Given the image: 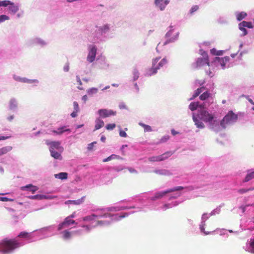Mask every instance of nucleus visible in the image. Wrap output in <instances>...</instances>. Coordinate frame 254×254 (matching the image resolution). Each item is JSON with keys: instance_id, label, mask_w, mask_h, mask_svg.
<instances>
[{"instance_id": "obj_1", "label": "nucleus", "mask_w": 254, "mask_h": 254, "mask_svg": "<svg viewBox=\"0 0 254 254\" xmlns=\"http://www.w3.org/2000/svg\"><path fill=\"white\" fill-rule=\"evenodd\" d=\"M19 246L20 245L16 240L5 239L0 244V251L4 253H9Z\"/></svg>"}, {"instance_id": "obj_2", "label": "nucleus", "mask_w": 254, "mask_h": 254, "mask_svg": "<svg viewBox=\"0 0 254 254\" xmlns=\"http://www.w3.org/2000/svg\"><path fill=\"white\" fill-rule=\"evenodd\" d=\"M237 119V115L234 113L233 111H230L221 121L220 125L223 128H225L227 125L235 122Z\"/></svg>"}, {"instance_id": "obj_3", "label": "nucleus", "mask_w": 254, "mask_h": 254, "mask_svg": "<svg viewBox=\"0 0 254 254\" xmlns=\"http://www.w3.org/2000/svg\"><path fill=\"white\" fill-rule=\"evenodd\" d=\"M170 28V30L166 34V37L168 39L164 42H160L159 45L162 44L164 46L178 39L179 35V31L174 28L173 26H171Z\"/></svg>"}, {"instance_id": "obj_4", "label": "nucleus", "mask_w": 254, "mask_h": 254, "mask_svg": "<svg viewBox=\"0 0 254 254\" xmlns=\"http://www.w3.org/2000/svg\"><path fill=\"white\" fill-rule=\"evenodd\" d=\"M197 116L200 120L206 123H209L210 124L214 118L213 115L210 114L207 111H206L204 109V107L199 110Z\"/></svg>"}, {"instance_id": "obj_5", "label": "nucleus", "mask_w": 254, "mask_h": 254, "mask_svg": "<svg viewBox=\"0 0 254 254\" xmlns=\"http://www.w3.org/2000/svg\"><path fill=\"white\" fill-rule=\"evenodd\" d=\"M159 60V58H156L153 61L152 66L150 69L151 73H150V75L156 73L158 69L161 67H163L167 64V61L165 59H163L158 62Z\"/></svg>"}, {"instance_id": "obj_6", "label": "nucleus", "mask_w": 254, "mask_h": 254, "mask_svg": "<svg viewBox=\"0 0 254 254\" xmlns=\"http://www.w3.org/2000/svg\"><path fill=\"white\" fill-rule=\"evenodd\" d=\"M173 154V153L171 151H167L164 154L156 156H152L148 158V160L150 162H159L162 161L166 160L168 158Z\"/></svg>"}, {"instance_id": "obj_7", "label": "nucleus", "mask_w": 254, "mask_h": 254, "mask_svg": "<svg viewBox=\"0 0 254 254\" xmlns=\"http://www.w3.org/2000/svg\"><path fill=\"white\" fill-rule=\"evenodd\" d=\"M197 67H200L205 64L209 65V58L207 53H204L203 54L202 58H199L197 59L196 62Z\"/></svg>"}, {"instance_id": "obj_8", "label": "nucleus", "mask_w": 254, "mask_h": 254, "mask_svg": "<svg viewBox=\"0 0 254 254\" xmlns=\"http://www.w3.org/2000/svg\"><path fill=\"white\" fill-rule=\"evenodd\" d=\"M98 114L101 117L105 118L111 116H115L116 114V112L105 109L98 110Z\"/></svg>"}, {"instance_id": "obj_9", "label": "nucleus", "mask_w": 254, "mask_h": 254, "mask_svg": "<svg viewBox=\"0 0 254 254\" xmlns=\"http://www.w3.org/2000/svg\"><path fill=\"white\" fill-rule=\"evenodd\" d=\"M47 144L48 145H50V150H55V149H57L59 151L62 152L63 151V147L60 146V142L59 141H51V142H47Z\"/></svg>"}, {"instance_id": "obj_10", "label": "nucleus", "mask_w": 254, "mask_h": 254, "mask_svg": "<svg viewBox=\"0 0 254 254\" xmlns=\"http://www.w3.org/2000/svg\"><path fill=\"white\" fill-rule=\"evenodd\" d=\"M97 49L95 46H92L90 49L87 57V60L90 63L93 62L95 59L96 55Z\"/></svg>"}, {"instance_id": "obj_11", "label": "nucleus", "mask_w": 254, "mask_h": 254, "mask_svg": "<svg viewBox=\"0 0 254 254\" xmlns=\"http://www.w3.org/2000/svg\"><path fill=\"white\" fill-rule=\"evenodd\" d=\"M169 3V0H155L154 3L161 10H163Z\"/></svg>"}, {"instance_id": "obj_12", "label": "nucleus", "mask_w": 254, "mask_h": 254, "mask_svg": "<svg viewBox=\"0 0 254 254\" xmlns=\"http://www.w3.org/2000/svg\"><path fill=\"white\" fill-rule=\"evenodd\" d=\"M216 60L218 61L219 64H221L222 68H224L225 67V65L226 63L228 62L229 61V57H224L223 58H219L216 57Z\"/></svg>"}, {"instance_id": "obj_13", "label": "nucleus", "mask_w": 254, "mask_h": 254, "mask_svg": "<svg viewBox=\"0 0 254 254\" xmlns=\"http://www.w3.org/2000/svg\"><path fill=\"white\" fill-rule=\"evenodd\" d=\"M203 107H204V104L199 105V102H191L189 105V108L190 109L193 111L197 108H200V109H202Z\"/></svg>"}, {"instance_id": "obj_14", "label": "nucleus", "mask_w": 254, "mask_h": 254, "mask_svg": "<svg viewBox=\"0 0 254 254\" xmlns=\"http://www.w3.org/2000/svg\"><path fill=\"white\" fill-rule=\"evenodd\" d=\"M28 198L31 199H38L41 200L43 199H51L52 198V197H49L43 194H36L35 195H31L29 196Z\"/></svg>"}, {"instance_id": "obj_15", "label": "nucleus", "mask_w": 254, "mask_h": 254, "mask_svg": "<svg viewBox=\"0 0 254 254\" xmlns=\"http://www.w3.org/2000/svg\"><path fill=\"white\" fill-rule=\"evenodd\" d=\"M26 189H28L29 191H31L32 193H34L38 190V188L36 186H34L32 184H29L21 188V190H25Z\"/></svg>"}, {"instance_id": "obj_16", "label": "nucleus", "mask_w": 254, "mask_h": 254, "mask_svg": "<svg viewBox=\"0 0 254 254\" xmlns=\"http://www.w3.org/2000/svg\"><path fill=\"white\" fill-rule=\"evenodd\" d=\"M68 131L69 132H70L71 130L69 128H66L64 126L61 127H60L58 128L57 130H53V132L54 133H56L57 134H62L64 132Z\"/></svg>"}, {"instance_id": "obj_17", "label": "nucleus", "mask_w": 254, "mask_h": 254, "mask_svg": "<svg viewBox=\"0 0 254 254\" xmlns=\"http://www.w3.org/2000/svg\"><path fill=\"white\" fill-rule=\"evenodd\" d=\"M95 124L94 130H98L104 126V122L99 118L96 119L95 120Z\"/></svg>"}, {"instance_id": "obj_18", "label": "nucleus", "mask_w": 254, "mask_h": 254, "mask_svg": "<svg viewBox=\"0 0 254 254\" xmlns=\"http://www.w3.org/2000/svg\"><path fill=\"white\" fill-rule=\"evenodd\" d=\"M192 119L197 127L200 128L204 127L205 126L204 124L201 121L199 120L194 115H193Z\"/></svg>"}, {"instance_id": "obj_19", "label": "nucleus", "mask_w": 254, "mask_h": 254, "mask_svg": "<svg viewBox=\"0 0 254 254\" xmlns=\"http://www.w3.org/2000/svg\"><path fill=\"white\" fill-rule=\"evenodd\" d=\"M84 197H83L80 199H79L78 200H67L65 202V204H75V205L80 204L81 203H82L83 202Z\"/></svg>"}, {"instance_id": "obj_20", "label": "nucleus", "mask_w": 254, "mask_h": 254, "mask_svg": "<svg viewBox=\"0 0 254 254\" xmlns=\"http://www.w3.org/2000/svg\"><path fill=\"white\" fill-rule=\"evenodd\" d=\"M51 153V155L52 157L56 159H62V156L60 153L56 151L55 150H50Z\"/></svg>"}, {"instance_id": "obj_21", "label": "nucleus", "mask_w": 254, "mask_h": 254, "mask_svg": "<svg viewBox=\"0 0 254 254\" xmlns=\"http://www.w3.org/2000/svg\"><path fill=\"white\" fill-rule=\"evenodd\" d=\"M11 146H5L0 148V156L6 154L11 151Z\"/></svg>"}, {"instance_id": "obj_22", "label": "nucleus", "mask_w": 254, "mask_h": 254, "mask_svg": "<svg viewBox=\"0 0 254 254\" xmlns=\"http://www.w3.org/2000/svg\"><path fill=\"white\" fill-rule=\"evenodd\" d=\"M56 178H58L61 180H64L67 178V173L65 172H62L55 175Z\"/></svg>"}, {"instance_id": "obj_23", "label": "nucleus", "mask_w": 254, "mask_h": 254, "mask_svg": "<svg viewBox=\"0 0 254 254\" xmlns=\"http://www.w3.org/2000/svg\"><path fill=\"white\" fill-rule=\"evenodd\" d=\"M204 87H201L200 88H199L197 89L193 95H192V97L190 98L191 100L193 99L194 98L197 97L204 89Z\"/></svg>"}, {"instance_id": "obj_24", "label": "nucleus", "mask_w": 254, "mask_h": 254, "mask_svg": "<svg viewBox=\"0 0 254 254\" xmlns=\"http://www.w3.org/2000/svg\"><path fill=\"white\" fill-rule=\"evenodd\" d=\"M97 217V216L95 214H92L91 215L87 216L83 218V220L84 221H88V222H92L94 221L95 218Z\"/></svg>"}, {"instance_id": "obj_25", "label": "nucleus", "mask_w": 254, "mask_h": 254, "mask_svg": "<svg viewBox=\"0 0 254 254\" xmlns=\"http://www.w3.org/2000/svg\"><path fill=\"white\" fill-rule=\"evenodd\" d=\"M168 193H170V191H169V190L162 192H158L156 193L154 197L155 198H160Z\"/></svg>"}, {"instance_id": "obj_26", "label": "nucleus", "mask_w": 254, "mask_h": 254, "mask_svg": "<svg viewBox=\"0 0 254 254\" xmlns=\"http://www.w3.org/2000/svg\"><path fill=\"white\" fill-rule=\"evenodd\" d=\"M63 238L65 240L70 239L71 237V233L68 230H64L62 232Z\"/></svg>"}, {"instance_id": "obj_27", "label": "nucleus", "mask_w": 254, "mask_h": 254, "mask_svg": "<svg viewBox=\"0 0 254 254\" xmlns=\"http://www.w3.org/2000/svg\"><path fill=\"white\" fill-rule=\"evenodd\" d=\"M240 24L241 26H243L245 27H248L249 28H252L253 27V24L251 22L243 21Z\"/></svg>"}, {"instance_id": "obj_28", "label": "nucleus", "mask_w": 254, "mask_h": 254, "mask_svg": "<svg viewBox=\"0 0 254 254\" xmlns=\"http://www.w3.org/2000/svg\"><path fill=\"white\" fill-rule=\"evenodd\" d=\"M10 6L8 7L9 10L13 12V13L16 12L18 10L17 6L14 5L13 3L11 2V4H9Z\"/></svg>"}, {"instance_id": "obj_29", "label": "nucleus", "mask_w": 254, "mask_h": 254, "mask_svg": "<svg viewBox=\"0 0 254 254\" xmlns=\"http://www.w3.org/2000/svg\"><path fill=\"white\" fill-rule=\"evenodd\" d=\"M254 178V171L251 172L247 175V176H246V177L245 178L244 182H249V181H250L251 180H252Z\"/></svg>"}, {"instance_id": "obj_30", "label": "nucleus", "mask_w": 254, "mask_h": 254, "mask_svg": "<svg viewBox=\"0 0 254 254\" xmlns=\"http://www.w3.org/2000/svg\"><path fill=\"white\" fill-rule=\"evenodd\" d=\"M247 13L245 12L242 11L237 14V19L238 21H241L246 17Z\"/></svg>"}, {"instance_id": "obj_31", "label": "nucleus", "mask_w": 254, "mask_h": 254, "mask_svg": "<svg viewBox=\"0 0 254 254\" xmlns=\"http://www.w3.org/2000/svg\"><path fill=\"white\" fill-rule=\"evenodd\" d=\"M119 158H120L119 156L115 155V154H112L111 156H109L108 157L104 159L103 162H106L109 161L111 160L112 159H118Z\"/></svg>"}, {"instance_id": "obj_32", "label": "nucleus", "mask_w": 254, "mask_h": 254, "mask_svg": "<svg viewBox=\"0 0 254 254\" xmlns=\"http://www.w3.org/2000/svg\"><path fill=\"white\" fill-rule=\"evenodd\" d=\"M210 95V94L208 91H205L199 96V98L201 100H205L209 98Z\"/></svg>"}, {"instance_id": "obj_33", "label": "nucleus", "mask_w": 254, "mask_h": 254, "mask_svg": "<svg viewBox=\"0 0 254 254\" xmlns=\"http://www.w3.org/2000/svg\"><path fill=\"white\" fill-rule=\"evenodd\" d=\"M19 81L22 82H27V83H34V82H37L38 80L36 79H28L26 78H20Z\"/></svg>"}, {"instance_id": "obj_34", "label": "nucleus", "mask_w": 254, "mask_h": 254, "mask_svg": "<svg viewBox=\"0 0 254 254\" xmlns=\"http://www.w3.org/2000/svg\"><path fill=\"white\" fill-rule=\"evenodd\" d=\"M139 125L144 128L145 131H152V128L150 126L145 125L142 123H139Z\"/></svg>"}, {"instance_id": "obj_35", "label": "nucleus", "mask_w": 254, "mask_h": 254, "mask_svg": "<svg viewBox=\"0 0 254 254\" xmlns=\"http://www.w3.org/2000/svg\"><path fill=\"white\" fill-rule=\"evenodd\" d=\"M67 227L69 226L71 224L75 223V222L73 220L70 219L69 217H67L64 220Z\"/></svg>"}, {"instance_id": "obj_36", "label": "nucleus", "mask_w": 254, "mask_h": 254, "mask_svg": "<svg viewBox=\"0 0 254 254\" xmlns=\"http://www.w3.org/2000/svg\"><path fill=\"white\" fill-rule=\"evenodd\" d=\"M156 173L157 174H158L161 175H171L170 173L168 171L166 170L157 171H156Z\"/></svg>"}, {"instance_id": "obj_37", "label": "nucleus", "mask_w": 254, "mask_h": 254, "mask_svg": "<svg viewBox=\"0 0 254 254\" xmlns=\"http://www.w3.org/2000/svg\"><path fill=\"white\" fill-rule=\"evenodd\" d=\"M18 236L20 238H30L29 234L26 232H21Z\"/></svg>"}, {"instance_id": "obj_38", "label": "nucleus", "mask_w": 254, "mask_h": 254, "mask_svg": "<svg viewBox=\"0 0 254 254\" xmlns=\"http://www.w3.org/2000/svg\"><path fill=\"white\" fill-rule=\"evenodd\" d=\"M11 2L10 0H4L0 1V6H6L8 5L11 4Z\"/></svg>"}, {"instance_id": "obj_39", "label": "nucleus", "mask_w": 254, "mask_h": 254, "mask_svg": "<svg viewBox=\"0 0 254 254\" xmlns=\"http://www.w3.org/2000/svg\"><path fill=\"white\" fill-rule=\"evenodd\" d=\"M17 106V103L15 100L11 99L9 102V107L10 109H14Z\"/></svg>"}, {"instance_id": "obj_40", "label": "nucleus", "mask_w": 254, "mask_h": 254, "mask_svg": "<svg viewBox=\"0 0 254 254\" xmlns=\"http://www.w3.org/2000/svg\"><path fill=\"white\" fill-rule=\"evenodd\" d=\"M98 89L96 88H91L87 90V93L89 95H93L97 93Z\"/></svg>"}, {"instance_id": "obj_41", "label": "nucleus", "mask_w": 254, "mask_h": 254, "mask_svg": "<svg viewBox=\"0 0 254 254\" xmlns=\"http://www.w3.org/2000/svg\"><path fill=\"white\" fill-rule=\"evenodd\" d=\"M205 224L204 222L200 226V229L201 232H203L205 235H209L211 233V232H206L205 231L204 228Z\"/></svg>"}, {"instance_id": "obj_42", "label": "nucleus", "mask_w": 254, "mask_h": 254, "mask_svg": "<svg viewBox=\"0 0 254 254\" xmlns=\"http://www.w3.org/2000/svg\"><path fill=\"white\" fill-rule=\"evenodd\" d=\"M183 189H184V187H183L182 186H178V187H175L173 189H169V191H170V192H173L175 191L181 190Z\"/></svg>"}, {"instance_id": "obj_43", "label": "nucleus", "mask_w": 254, "mask_h": 254, "mask_svg": "<svg viewBox=\"0 0 254 254\" xmlns=\"http://www.w3.org/2000/svg\"><path fill=\"white\" fill-rule=\"evenodd\" d=\"M169 136L168 135H165V136L162 137L160 139V141L159 142H158L157 143L158 144V143L165 142L169 139Z\"/></svg>"}, {"instance_id": "obj_44", "label": "nucleus", "mask_w": 254, "mask_h": 254, "mask_svg": "<svg viewBox=\"0 0 254 254\" xmlns=\"http://www.w3.org/2000/svg\"><path fill=\"white\" fill-rule=\"evenodd\" d=\"M239 27L240 30L243 32V36H245L247 34V33H248L247 30H246V29L245 28V27H244L243 26H241L240 24L239 23Z\"/></svg>"}, {"instance_id": "obj_45", "label": "nucleus", "mask_w": 254, "mask_h": 254, "mask_svg": "<svg viewBox=\"0 0 254 254\" xmlns=\"http://www.w3.org/2000/svg\"><path fill=\"white\" fill-rule=\"evenodd\" d=\"M116 127V125L115 124H108L106 128L107 130H112Z\"/></svg>"}, {"instance_id": "obj_46", "label": "nucleus", "mask_w": 254, "mask_h": 254, "mask_svg": "<svg viewBox=\"0 0 254 254\" xmlns=\"http://www.w3.org/2000/svg\"><path fill=\"white\" fill-rule=\"evenodd\" d=\"M254 190V188H250L249 189H240V190H239L238 191H239L240 193H245V192H248V191H250V190Z\"/></svg>"}, {"instance_id": "obj_47", "label": "nucleus", "mask_w": 254, "mask_h": 254, "mask_svg": "<svg viewBox=\"0 0 254 254\" xmlns=\"http://www.w3.org/2000/svg\"><path fill=\"white\" fill-rule=\"evenodd\" d=\"M95 222H96L95 224L93 226L94 227H96V226H99V225L101 226V225H103L105 224H109V222H104L102 221H96Z\"/></svg>"}, {"instance_id": "obj_48", "label": "nucleus", "mask_w": 254, "mask_h": 254, "mask_svg": "<svg viewBox=\"0 0 254 254\" xmlns=\"http://www.w3.org/2000/svg\"><path fill=\"white\" fill-rule=\"evenodd\" d=\"M9 17L5 15H0V22H3L5 20H8Z\"/></svg>"}, {"instance_id": "obj_49", "label": "nucleus", "mask_w": 254, "mask_h": 254, "mask_svg": "<svg viewBox=\"0 0 254 254\" xmlns=\"http://www.w3.org/2000/svg\"><path fill=\"white\" fill-rule=\"evenodd\" d=\"M199 8V7L198 5H193L191 9H190V13L192 14L195 11H197Z\"/></svg>"}, {"instance_id": "obj_50", "label": "nucleus", "mask_w": 254, "mask_h": 254, "mask_svg": "<svg viewBox=\"0 0 254 254\" xmlns=\"http://www.w3.org/2000/svg\"><path fill=\"white\" fill-rule=\"evenodd\" d=\"M67 226L66 225V224L65 223L64 220L61 223H60L58 226V230H61L64 228L66 227Z\"/></svg>"}, {"instance_id": "obj_51", "label": "nucleus", "mask_w": 254, "mask_h": 254, "mask_svg": "<svg viewBox=\"0 0 254 254\" xmlns=\"http://www.w3.org/2000/svg\"><path fill=\"white\" fill-rule=\"evenodd\" d=\"M0 200L2 201H13V199L6 197H0Z\"/></svg>"}, {"instance_id": "obj_52", "label": "nucleus", "mask_w": 254, "mask_h": 254, "mask_svg": "<svg viewBox=\"0 0 254 254\" xmlns=\"http://www.w3.org/2000/svg\"><path fill=\"white\" fill-rule=\"evenodd\" d=\"M73 108H74V111H77V112L79 111V106H78V104L77 102H73Z\"/></svg>"}, {"instance_id": "obj_53", "label": "nucleus", "mask_w": 254, "mask_h": 254, "mask_svg": "<svg viewBox=\"0 0 254 254\" xmlns=\"http://www.w3.org/2000/svg\"><path fill=\"white\" fill-rule=\"evenodd\" d=\"M96 142L94 141V142H93L89 144L87 146L88 150H91L93 148L94 144H96Z\"/></svg>"}, {"instance_id": "obj_54", "label": "nucleus", "mask_w": 254, "mask_h": 254, "mask_svg": "<svg viewBox=\"0 0 254 254\" xmlns=\"http://www.w3.org/2000/svg\"><path fill=\"white\" fill-rule=\"evenodd\" d=\"M251 252L254 254V239L250 243Z\"/></svg>"}, {"instance_id": "obj_55", "label": "nucleus", "mask_w": 254, "mask_h": 254, "mask_svg": "<svg viewBox=\"0 0 254 254\" xmlns=\"http://www.w3.org/2000/svg\"><path fill=\"white\" fill-rule=\"evenodd\" d=\"M120 135L121 137H126L127 136V134L126 132L124 130H120Z\"/></svg>"}, {"instance_id": "obj_56", "label": "nucleus", "mask_w": 254, "mask_h": 254, "mask_svg": "<svg viewBox=\"0 0 254 254\" xmlns=\"http://www.w3.org/2000/svg\"><path fill=\"white\" fill-rule=\"evenodd\" d=\"M211 53L214 55H218V56L222 55L223 54L222 51H217L215 53H213V51L211 50Z\"/></svg>"}, {"instance_id": "obj_57", "label": "nucleus", "mask_w": 254, "mask_h": 254, "mask_svg": "<svg viewBox=\"0 0 254 254\" xmlns=\"http://www.w3.org/2000/svg\"><path fill=\"white\" fill-rule=\"evenodd\" d=\"M78 113L77 111H74L71 114V116L72 117V118H75L77 116V113Z\"/></svg>"}, {"instance_id": "obj_58", "label": "nucleus", "mask_w": 254, "mask_h": 254, "mask_svg": "<svg viewBox=\"0 0 254 254\" xmlns=\"http://www.w3.org/2000/svg\"><path fill=\"white\" fill-rule=\"evenodd\" d=\"M76 80L80 85H82V82L79 76H76Z\"/></svg>"}, {"instance_id": "obj_59", "label": "nucleus", "mask_w": 254, "mask_h": 254, "mask_svg": "<svg viewBox=\"0 0 254 254\" xmlns=\"http://www.w3.org/2000/svg\"><path fill=\"white\" fill-rule=\"evenodd\" d=\"M119 107L121 109H126V105H125L124 104H121L120 105H119Z\"/></svg>"}, {"instance_id": "obj_60", "label": "nucleus", "mask_w": 254, "mask_h": 254, "mask_svg": "<svg viewBox=\"0 0 254 254\" xmlns=\"http://www.w3.org/2000/svg\"><path fill=\"white\" fill-rule=\"evenodd\" d=\"M127 216H128V214L127 213H124V214L120 215L119 216V217L121 219V218H123Z\"/></svg>"}, {"instance_id": "obj_61", "label": "nucleus", "mask_w": 254, "mask_h": 254, "mask_svg": "<svg viewBox=\"0 0 254 254\" xmlns=\"http://www.w3.org/2000/svg\"><path fill=\"white\" fill-rule=\"evenodd\" d=\"M128 171L130 173H137V171L135 169H134L133 168H128Z\"/></svg>"}, {"instance_id": "obj_62", "label": "nucleus", "mask_w": 254, "mask_h": 254, "mask_svg": "<svg viewBox=\"0 0 254 254\" xmlns=\"http://www.w3.org/2000/svg\"><path fill=\"white\" fill-rule=\"evenodd\" d=\"M8 137V136H0V140L6 139Z\"/></svg>"}, {"instance_id": "obj_63", "label": "nucleus", "mask_w": 254, "mask_h": 254, "mask_svg": "<svg viewBox=\"0 0 254 254\" xmlns=\"http://www.w3.org/2000/svg\"><path fill=\"white\" fill-rule=\"evenodd\" d=\"M82 100H83L84 102L86 101H87V95H84V96L82 97Z\"/></svg>"}, {"instance_id": "obj_64", "label": "nucleus", "mask_w": 254, "mask_h": 254, "mask_svg": "<svg viewBox=\"0 0 254 254\" xmlns=\"http://www.w3.org/2000/svg\"><path fill=\"white\" fill-rule=\"evenodd\" d=\"M106 139V137H105V136H101V140L102 142H104L105 141Z\"/></svg>"}]
</instances>
